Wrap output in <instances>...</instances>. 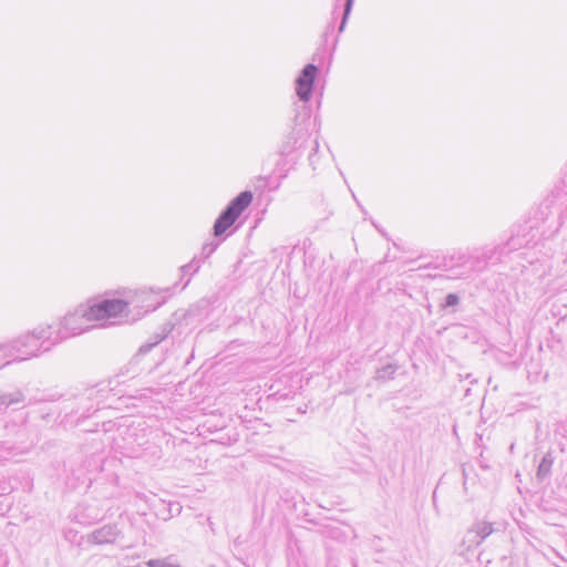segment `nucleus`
<instances>
[{"mask_svg": "<svg viewBox=\"0 0 567 567\" xmlns=\"http://www.w3.org/2000/svg\"><path fill=\"white\" fill-rule=\"evenodd\" d=\"M53 326H39L32 331L18 337L9 342L13 351V361H24L30 358L39 357L49 352L54 346L59 344L54 340Z\"/></svg>", "mask_w": 567, "mask_h": 567, "instance_id": "f257e3e1", "label": "nucleus"}, {"mask_svg": "<svg viewBox=\"0 0 567 567\" xmlns=\"http://www.w3.org/2000/svg\"><path fill=\"white\" fill-rule=\"evenodd\" d=\"M486 267L485 259L477 249L472 254L454 252L444 256L442 260L434 266L436 269L450 272L449 278H451V280L471 278L474 274L486 269Z\"/></svg>", "mask_w": 567, "mask_h": 567, "instance_id": "f03ea898", "label": "nucleus"}, {"mask_svg": "<svg viewBox=\"0 0 567 567\" xmlns=\"http://www.w3.org/2000/svg\"><path fill=\"white\" fill-rule=\"evenodd\" d=\"M252 200V193L250 190H244L239 193L226 208L220 213L214 223L213 230L214 236L219 237L231 227L243 212L250 205Z\"/></svg>", "mask_w": 567, "mask_h": 567, "instance_id": "7ed1b4c3", "label": "nucleus"}, {"mask_svg": "<svg viewBox=\"0 0 567 567\" xmlns=\"http://www.w3.org/2000/svg\"><path fill=\"white\" fill-rule=\"evenodd\" d=\"M310 118V110L306 105L301 106V111L298 112L293 118L295 126L292 131L287 135L285 141L279 147V154L282 157L291 156L298 152L308 138V127L305 122Z\"/></svg>", "mask_w": 567, "mask_h": 567, "instance_id": "20e7f679", "label": "nucleus"}, {"mask_svg": "<svg viewBox=\"0 0 567 567\" xmlns=\"http://www.w3.org/2000/svg\"><path fill=\"white\" fill-rule=\"evenodd\" d=\"M86 309L84 306H80L74 312L68 313L59 323L58 328H54V336L59 343L62 341L78 336L93 326L91 324Z\"/></svg>", "mask_w": 567, "mask_h": 567, "instance_id": "39448f33", "label": "nucleus"}, {"mask_svg": "<svg viewBox=\"0 0 567 567\" xmlns=\"http://www.w3.org/2000/svg\"><path fill=\"white\" fill-rule=\"evenodd\" d=\"M495 532L494 525L486 520L475 522L464 534L457 546V553L466 557L474 551L489 535Z\"/></svg>", "mask_w": 567, "mask_h": 567, "instance_id": "423d86ee", "label": "nucleus"}, {"mask_svg": "<svg viewBox=\"0 0 567 567\" xmlns=\"http://www.w3.org/2000/svg\"><path fill=\"white\" fill-rule=\"evenodd\" d=\"M84 307L93 322L126 316L128 303L121 299H103Z\"/></svg>", "mask_w": 567, "mask_h": 567, "instance_id": "0eeeda50", "label": "nucleus"}, {"mask_svg": "<svg viewBox=\"0 0 567 567\" xmlns=\"http://www.w3.org/2000/svg\"><path fill=\"white\" fill-rule=\"evenodd\" d=\"M143 425L144 422H132L123 430L118 429L124 441L123 449L132 456H136L138 451L148 443L147 430Z\"/></svg>", "mask_w": 567, "mask_h": 567, "instance_id": "6e6552de", "label": "nucleus"}, {"mask_svg": "<svg viewBox=\"0 0 567 567\" xmlns=\"http://www.w3.org/2000/svg\"><path fill=\"white\" fill-rule=\"evenodd\" d=\"M319 69L313 63L307 64L300 72L296 80V93L300 101L307 103L313 91V84Z\"/></svg>", "mask_w": 567, "mask_h": 567, "instance_id": "1a4fd4ad", "label": "nucleus"}, {"mask_svg": "<svg viewBox=\"0 0 567 567\" xmlns=\"http://www.w3.org/2000/svg\"><path fill=\"white\" fill-rule=\"evenodd\" d=\"M169 331H171L169 329L164 327L162 329L161 333H156L155 334L154 339H152L151 341L142 344L140 347L137 353L128 362L127 368H126V372L127 373H132V377H135L136 374H138L137 364H138V361H140L141 357L146 354V353H148L155 346H157L162 340H164L167 337Z\"/></svg>", "mask_w": 567, "mask_h": 567, "instance_id": "9d476101", "label": "nucleus"}, {"mask_svg": "<svg viewBox=\"0 0 567 567\" xmlns=\"http://www.w3.org/2000/svg\"><path fill=\"white\" fill-rule=\"evenodd\" d=\"M120 534L121 530L116 524H109L93 530L89 536V540L99 545L112 544L116 540Z\"/></svg>", "mask_w": 567, "mask_h": 567, "instance_id": "9b49d317", "label": "nucleus"}, {"mask_svg": "<svg viewBox=\"0 0 567 567\" xmlns=\"http://www.w3.org/2000/svg\"><path fill=\"white\" fill-rule=\"evenodd\" d=\"M553 464H554V456H553V453L551 452H547L540 460L539 462V465H538V468H537V472H536V477L538 481H545L546 478L549 477L550 473H551V467H553Z\"/></svg>", "mask_w": 567, "mask_h": 567, "instance_id": "f8f14e48", "label": "nucleus"}, {"mask_svg": "<svg viewBox=\"0 0 567 567\" xmlns=\"http://www.w3.org/2000/svg\"><path fill=\"white\" fill-rule=\"evenodd\" d=\"M23 401L24 394L20 390H17L11 393H0V405L9 406L12 404L21 403Z\"/></svg>", "mask_w": 567, "mask_h": 567, "instance_id": "ddd939ff", "label": "nucleus"}, {"mask_svg": "<svg viewBox=\"0 0 567 567\" xmlns=\"http://www.w3.org/2000/svg\"><path fill=\"white\" fill-rule=\"evenodd\" d=\"M398 367L392 363H388L382 368L378 369L374 379L378 381H386L393 379Z\"/></svg>", "mask_w": 567, "mask_h": 567, "instance_id": "4468645a", "label": "nucleus"}, {"mask_svg": "<svg viewBox=\"0 0 567 567\" xmlns=\"http://www.w3.org/2000/svg\"><path fill=\"white\" fill-rule=\"evenodd\" d=\"M14 362L13 351L10 349L9 342L0 344V368Z\"/></svg>", "mask_w": 567, "mask_h": 567, "instance_id": "2eb2a0df", "label": "nucleus"}, {"mask_svg": "<svg viewBox=\"0 0 567 567\" xmlns=\"http://www.w3.org/2000/svg\"><path fill=\"white\" fill-rule=\"evenodd\" d=\"M353 2H354V0H346L343 3L342 19H341V22H340V25L338 29L339 33L343 32V30L347 25L349 16H350L352 7H353Z\"/></svg>", "mask_w": 567, "mask_h": 567, "instance_id": "dca6fc26", "label": "nucleus"}, {"mask_svg": "<svg viewBox=\"0 0 567 567\" xmlns=\"http://www.w3.org/2000/svg\"><path fill=\"white\" fill-rule=\"evenodd\" d=\"M104 390H105L104 388H103V389H99V390H95L94 388H92V389H90V390H87V391H86V394L81 395V396L78 399V400H79V403H80L81 405H83V408H85V411H83V412L81 413V415H82V416H85V415H86V412L89 413V412H90V410H91V409H93V406H92V405H91V406H86V405L84 404V402H85V401H91V400H92V398H93V395H94L95 393L101 392V391H104Z\"/></svg>", "mask_w": 567, "mask_h": 567, "instance_id": "f3484780", "label": "nucleus"}, {"mask_svg": "<svg viewBox=\"0 0 567 567\" xmlns=\"http://www.w3.org/2000/svg\"><path fill=\"white\" fill-rule=\"evenodd\" d=\"M13 451L14 447L12 445H8L7 443L0 441V461H7L11 456L16 455Z\"/></svg>", "mask_w": 567, "mask_h": 567, "instance_id": "a211bd4d", "label": "nucleus"}, {"mask_svg": "<svg viewBox=\"0 0 567 567\" xmlns=\"http://www.w3.org/2000/svg\"><path fill=\"white\" fill-rule=\"evenodd\" d=\"M148 567H182L178 564L172 563L168 558L165 559H151L147 561Z\"/></svg>", "mask_w": 567, "mask_h": 567, "instance_id": "6ab92c4d", "label": "nucleus"}, {"mask_svg": "<svg viewBox=\"0 0 567 567\" xmlns=\"http://www.w3.org/2000/svg\"><path fill=\"white\" fill-rule=\"evenodd\" d=\"M199 268H200L199 261L196 259H193L187 265H184L181 269L184 274L193 275V274L197 272Z\"/></svg>", "mask_w": 567, "mask_h": 567, "instance_id": "aec40b11", "label": "nucleus"}, {"mask_svg": "<svg viewBox=\"0 0 567 567\" xmlns=\"http://www.w3.org/2000/svg\"><path fill=\"white\" fill-rule=\"evenodd\" d=\"M460 296L456 295V293H449L446 297H445V302L442 305L443 308H447V307H454V306H457L460 303Z\"/></svg>", "mask_w": 567, "mask_h": 567, "instance_id": "412c9836", "label": "nucleus"}, {"mask_svg": "<svg viewBox=\"0 0 567 567\" xmlns=\"http://www.w3.org/2000/svg\"><path fill=\"white\" fill-rule=\"evenodd\" d=\"M218 247V243H207L202 248L204 258H208Z\"/></svg>", "mask_w": 567, "mask_h": 567, "instance_id": "4be33fe9", "label": "nucleus"}, {"mask_svg": "<svg viewBox=\"0 0 567 567\" xmlns=\"http://www.w3.org/2000/svg\"><path fill=\"white\" fill-rule=\"evenodd\" d=\"M477 250L482 255V257H484L486 265H488L489 260L495 255V249L494 248H482V249H477Z\"/></svg>", "mask_w": 567, "mask_h": 567, "instance_id": "5701e85b", "label": "nucleus"}, {"mask_svg": "<svg viewBox=\"0 0 567 567\" xmlns=\"http://www.w3.org/2000/svg\"><path fill=\"white\" fill-rule=\"evenodd\" d=\"M507 246L509 247V249H517L518 247L523 246V241L520 239V237L517 235V236H513L508 243H507Z\"/></svg>", "mask_w": 567, "mask_h": 567, "instance_id": "b1692460", "label": "nucleus"}, {"mask_svg": "<svg viewBox=\"0 0 567 567\" xmlns=\"http://www.w3.org/2000/svg\"><path fill=\"white\" fill-rule=\"evenodd\" d=\"M338 8H339V4L336 3L334 9L332 11V20L329 23L328 29H333V23H334V20H336V13H337Z\"/></svg>", "mask_w": 567, "mask_h": 567, "instance_id": "393cba45", "label": "nucleus"}, {"mask_svg": "<svg viewBox=\"0 0 567 567\" xmlns=\"http://www.w3.org/2000/svg\"><path fill=\"white\" fill-rule=\"evenodd\" d=\"M449 276H450V274L449 275H433V274L427 275V277L432 278V279H450Z\"/></svg>", "mask_w": 567, "mask_h": 567, "instance_id": "a878e982", "label": "nucleus"}, {"mask_svg": "<svg viewBox=\"0 0 567 567\" xmlns=\"http://www.w3.org/2000/svg\"><path fill=\"white\" fill-rule=\"evenodd\" d=\"M318 147H319V144H318V142H317V141H315V142H313L312 151H313V152H317Z\"/></svg>", "mask_w": 567, "mask_h": 567, "instance_id": "bb28decb", "label": "nucleus"}, {"mask_svg": "<svg viewBox=\"0 0 567 567\" xmlns=\"http://www.w3.org/2000/svg\"><path fill=\"white\" fill-rule=\"evenodd\" d=\"M313 158H315V154H313V153H311V154L309 155V161H310V163H311V164H313V163H315V159H313Z\"/></svg>", "mask_w": 567, "mask_h": 567, "instance_id": "cd10ccee", "label": "nucleus"}]
</instances>
